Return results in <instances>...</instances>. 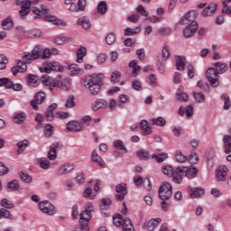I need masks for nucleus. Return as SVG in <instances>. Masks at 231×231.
Here are the masks:
<instances>
[{"mask_svg": "<svg viewBox=\"0 0 231 231\" xmlns=\"http://www.w3.org/2000/svg\"><path fill=\"white\" fill-rule=\"evenodd\" d=\"M30 142L28 140H23L20 141L19 143H17V152L18 154H21V152H23V151H24V149H26V147H28Z\"/></svg>", "mask_w": 231, "mask_h": 231, "instance_id": "nucleus-50", "label": "nucleus"}, {"mask_svg": "<svg viewBox=\"0 0 231 231\" xmlns=\"http://www.w3.org/2000/svg\"><path fill=\"white\" fill-rule=\"evenodd\" d=\"M162 223V218H153L147 223V230L154 231L155 228Z\"/></svg>", "mask_w": 231, "mask_h": 231, "instance_id": "nucleus-36", "label": "nucleus"}, {"mask_svg": "<svg viewBox=\"0 0 231 231\" xmlns=\"http://www.w3.org/2000/svg\"><path fill=\"white\" fill-rule=\"evenodd\" d=\"M41 0H29L25 4L21 6V10L19 11V14L21 17H24L32 12V5H39Z\"/></svg>", "mask_w": 231, "mask_h": 231, "instance_id": "nucleus-9", "label": "nucleus"}, {"mask_svg": "<svg viewBox=\"0 0 231 231\" xmlns=\"http://www.w3.org/2000/svg\"><path fill=\"white\" fill-rule=\"evenodd\" d=\"M206 75L208 80L210 82L213 88H217L219 86V76L217 75V72H216V69H208Z\"/></svg>", "mask_w": 231, "mask_h": 231, "instance_id": "nucleus-6", "label": "nucleus"}, {"mask_svg": "<svg viewBox=\"0 0 231 231\" xmlns=\"http://www.w3.org/2000/svg\"><path fill=\"white\" fill-rule=\"evenodd\" d=\"M137 155L139 160H149V152L147 150H141L139 152H137Z\"/></svg>", "mask_w": 231, "mask_h": 231, "instance_id": "nucleus-61", "label": "nucleus"}, {"mask_svg": "<svg viewBox=\"0 0 231 231\" xmlns=\"http://www.w3.org/2000/svg\"><path fill=\"white\" fill-rule=\"evenodd\" d=\"M55 88H61V89H65V90L69 89V79L63 78V79L55 80Z\"/></svg>", "mask_w": 231, "mask_h": 231, "instance_id": "nucleus-24", "label": "nucleus"}, {"mask_svg": "<svg viewBox=\"0 0 231 231\" xmlns=\"http://www.w3.org/2000/svg\"><path fill=\"white\" fill-rule=\"evenodd\" d=\"M20 187L19 180H11L7 183V188L12 191L19 190Z\"/></svg>", "mask_w": 231, "mask_h": 231, "instance_id": "nucleus-48", "label": "nucleus"}, {"mask_svg": "<svg viewBox=\"0 0 231 231\" xmlns=\"http://www.w3.org/2000/svg\"><path fill=\"white\" fill-rule=\"evenodd\" d=\"M41 57V53L39 52V49H34L32 51V53L25 51L22 54V59L27 64H31L33 60H37Z\"/></svg>", "mask_w": 231, "mask_h": 231, "instance_id": "nucleus-8", "label": "nucleus"}, {"mask_svg": "<svg viewBox=\"0 0 231 231\" xmlns=\"http://www.w3.org/2000/svg\"><path fill=\"white\" fill-rule=\"evenodd\" d=\"M77 0H65V5L70 12H84L86 10V0H79L78 5L75 3Z\"/></svg>", "mask_w": 231, "mask_h": 231, "instance_id": "nucleus-5", "label": "nucleus"}, {"mask_svg": "<svg viewBox=\"0 0 231 231\" xmlns=\"http://www.w3.org/2000/svg\"><path fill=\"white\" fill-rule=\"evenodd\" d=\"M88 55V48L86 47H80L77 51V62L79 64H82L84 62V58Z\"/></svg>", "mask_w": 231, "mask_h": 231, "instance_id": "nucleus-26", "label": "nucleus"}, {"mask_svg": "<svg viewBox=\"0 0 231 231\" xmlns=\"http://www.w3.org/2000/svg\"><path fill=\"white\" fill-rule=\"evenodd\" d=\"M116 41V36L113 32L108 33L106 37V44H108V46L115 44Z\"/></svg>", "mask_w": 231, "mask_h": 231, "instance_id": "nucleus-58", "label": "nucleus"}, {"mask_svg": "<svg viewBox=\"0 0 231 231\" xmlns=\"http://www.w3.org/2000/svg\"><path fill=\"white\" fill-rule=\"evenodd\" d=\"M221 100L223 101L224 106L223 108L225 111H228L231 107V101H230V97H228L226 94H223L221 96Z\"/></svg>", "mask_w": 231, "mask_h": 231, "instance_id": "nucleus-43", "label": "nucleus"}, {"mask_svg": "<svg viewBox=\"0 0 231 231\" xmlns=\"http://www.w3.org/2000/svg\"><path fill=\"white\" fill-rule=\"evenodd\" d=\"M216 10H217V5L209 4L202 12V15L204 17H208L212 15V14H216Z\"/></svg>", "mask_w": 231, "mask_h": 231, "instance_id": "nucleus-25", "label": "nucleus"}, {"mask_svg": "<svg viewBox=\"0 0 231 231\" xmlns=\"http://www.w3.org/2000/svg\"><path fill=\"white\" fill-rule=\"evenodd\" d=\"M101 210H107V208H109V207H111V199H103L101 200Z\"/></svg>", "mask_w": 231, "mask_h": 231, "instance_id": "nucleus-60", "label": "nucleus"}, {"mask_svg": "<svg viewBox=\"0 0 231 231\" xmlns=\"http://www.w3.org/2000/svg\"><path fill=\"white\" fill-rule=\"evenodd\" d=\"M54 44L58 46H62V44H68V42H71V37L69 36H57L53 41Z\"/></svg>", "mask_w": 231, "mask_h": 231, "instance_id": "nucleus-32", "label": "nucleus"}, {"mask_svg": "<svg viewBox=\"0 0 231 231\" xmlns=\"http://www.w3.org/2000/svg\"><path fill=\"white\" fill-rule=\"evenodd\" d=\"M152 158H154L156 160L157 163H162L163 162H165V160H167V158H169V153L167 152H162V153H153L152 155Z\"/></svg>", "mask_w": 231, "mask_h": 231, "instance_id": "nucleus-41", "label": "nucleus"}, {"mask_svg": "<svg viewBox=\"0 0 231 231\" xmlns=\"http://www.w3.org/2000/svg\"><path fill=\"white\" fill-rule=\"evenodd\" d=\"M228 174V168L226 165H221L217 169V181H226Z\"/></svg>", "mask_w": 231, "mask_h": 231, "instance_id": "nucleus-14", "label": "nucleus"}, {"mask_svg": "<svg viewBox=\"0 0 231 231\" xmlns=\"http://www.w3.org/2000/svg\"><path fill=\"white\" fill-rule=\"evenodd\" d=\"M174 158L176 162H178V163H185V162L189 161V157L183 155V153L180 150L175 151Z\"/></svg>", "mask_w": 231, "mask_h": 231, "instance_id": "nucleus-38", "label": "nucleus"}, {"mask_svg": "<svg viewBox=\"0 0 231 231\" xmlns=\"http://www.w3.org/2000/svg\"><path fill=\"white\" fill-rule=\"evenodd\" d=\"M75 106H77L75 103V96L69 95L65 102V107H67V109H73Z\"/></svg>", "mask_w": 231, "mask_h": 231, "instance_id": "nucleus-42", "label": "nucleus"}, {"mask_svg": "<svg viewBox=\"0 0 231 231\" xmlns=\"http://www.w3.org/2000/svg\"><path fill=\"white\" fill-rule=\"evenodd\" d=\"M41 73H51V71H64V67L59 61H47L40 67Z\"/></svg>", "mask_w": 231, "mask_h": 231, "instance_id": "nucleus-2", "label": "nucleus"}, {"mask_svg": "<svg viewBox=\"0 0 231 231\" xmlns=\"http://www.w3.org/2000/svg\"><path fill=\"white\" fill-rule=\"evenodd\" d=\"M2 26L4 30H12V28H14V21H12L10 18H5L2 22Z\"/></svg>", "mask_w": 231, "mask_h": 231, "instance_id": "nucleus-53", "label": "nucleus"}, {"mask_svg": "<svg viewBox=\"0 0 231 231\" xmlns=\"http://www.w3.org/2000/svg\"><path fill=\"white\" fill-rule=\"evenodd\" d=\"M84 129V124L79 121L73 120L67 124V131L69 133H80Z\"/></svg>", "mask_w": 231, "mask_h": 231, "instance_id": "nucleus-12", "label": "nucleus"}, {"mask_svg": "<svg viewBox=\"0 0 231 231\" xmlns=\"http://www.w3.org/2000/svg\"><path fill=\"white\" fill-rule=\"evenodd\" d=\"M91 220V213L89 211L83 210L79 214V223L83 228H88V223Z\"/></svg>", "mask_w": 231, "mask_h": 231, "instance_id": "nucleus-16", "label": "nucleus"}, {"mask_svg": "<svg viewBox=\"0 0 231 231\" xmlns=\"http://www.w3.org/2000/svg\"><path fill=\"white\" fill-rule=\"evenodd\" d=\"M147 82H148V84H150V86H152V88H156L158 86L156 84V75L151 74L148 77Z\"/></svg>", "mask_w": 231, "mask_h": 231, "instance_id": "nucleus-64", "label": "nucleus"}, {"mask_svg": "<svg viewBox=\"0 0 231 231\" xmlns=\"http://www.w3.org/2000/svg\"><path fill=\"white\" fill-rule=\"evenodd\" d=\"M77 24H79V26H82L84 30H91V22H89V18L86 16L79 18L77 21Z\"/></svg>", "mask_w": 231, "mask_h": 231, "instance_id": "nucleus-28", "label": "nucleus"}, {"mask_svg": "<svg viewBox=\"0 0 231 231\" xmlns=\"http://www.w3.org/2000/svg\"><path fill=\"white\" fill-rule=\"evenodd\" d=\"M123 231H134V226H133V222L129 218H124L123 223Z\"/></svg>", "mask_w": 231, "mask_h": 231, "instance_id": "nucleus-39", "label": "nucleus"}, {"mask_svg": "<svg viewBox=\"0 0 231 231\" xmlns=\"http://www.w3.org/2000/svg\"><path fill=\"white\" fill-rule=\"evenodd\" d=\"M104 74H92L87 78L85 88L89 90L91 95H98L102 86H104Z\"/></svg>", "mask_w": 231, "mask_h": 231, "instance_id": "nucleus-1", "label": "nucleus"}, {"mask_svg": "<svg viewBox=\"0 0 231 231\" xmlns=\"http://www.w3.org/2000/svg\"><path fill=\"white\" fill-rule=\"evenodd\" d=\"M32 14H34V18L39 19L42 17V15H46L48 14V7L46 5H41L40 7H32Z\"/></svg>", "mask_w": 231, "mask_h": 231, "instance_id": "nucleus-19", "label": "nucleus"}, {"mask_svg": "<svg viewBox=\"0 0 231 231\" xmlns=\"http://www.w3.org/2000/svg\"><path fill=\"white\" fill-rule=\"evenodd\" d=\"M188 161L191 165H196V163L199 162V156L198 155L197 152H191L188 157Z\"/></svg>", "mask_w": 231, "mask_h": 231, "instance_id": "nucleus-47", "label": "nucleus"}, {"mask_svg": "<svg viewBox=\"0 0 231 231\" xmlns=\"http://www.w3.org/2000/svg\"><path fill=\"white\" fill-rule=\"evenodd\" d=\"M196 19H198V12L196 10H191L188 12L180 20V23L189 24V23H196Z\"/></svg>", "mask_w": 231, "mask_h": 231, "instance_id": "nucleus-11", "label": "nucleus"}, {"mask_svg": "<svg viewBox=\"0 0 231 231\" xmlns=\"http://www.w3.org/2000/svg\"><path fill=\"white\" fill-rule=\"evenodd\" d=\"M28 64L24 60H18L17 66L12 68V73L13 75H17V73H24L28 69Z\"/></svg>", "mask_w": 231, "mask_h": 231, "instance_id": "nucleus-15", "label": "nucleus"}, {"mask_svg": "<svg viewBox=\"0 0 231 231\" xmlns=\"http://www.w3.org/2000/svg\"><path fill=\"white\" fill-rule=\"evenodd\" d=\"M180 116H186L188 118L192 117V115H194V106H192V105H189L188 106H186V108L184 107H180L178 111Z\"/></svg>", "mask_w": 231, "mask_h": 231, "instance_id": "nucleus-21", "label": "nucleus"}, {"mask_svg": "<svg viewBox=\"0 0 231 231\" xmlns=\"http://www.w3.org/2000/svg\"><path fill=\"white\" fill-rule=\"evenodd\" d=\"M42 84H43V86H45V88H48L50 89V91H53L54 88H55V81L51 80V78H50V76L48 75H43L42 77Z\"/></svg>", "mask_w": 231, "mask_h": 231, "instance_id": "nucleus-22", "label": "nucleus"}, {"mask_svg": "<svg viewBox=\"0 0 231 231\" xmlns=\"http://www.w3.org/2000/svg\"><path fill=\"white\" fill-rule=\"evenodd\" d=\"M198 32V23L192 22L187 25V27L183 30V36L186 39H190V37H194L196 32Z\"/></svg>", "mask_w": 231, "mask_h": 231, "instance_id": "nucleus-10", "label": "nucleus"}, {"mask_svg": "<svg viewBox=\"0 0 231 231\" xmlns=\"http://www.w3.org/2000/svg\"><path fill=\"white\" fill-rule=\"evenodd\" d=\"M4 86L5 88H12V80L8 78H1L0 79V88Z\"/></svg>", "mask_w": 231, "mask_h": 231, "instance_id": "nucleus-63", "label": "nucleus"}, {"mask_svg": "<svg viewBox=\"0 0 231 231\" xmlns=\"http://www.w3.org/2000/svg\"><path fill=\"white\" fill-rule=\"evenodd\" d=\"M215 68L219 75H223L228 70V66L226 63L217 62L215 63Z\"/></svg>", "mask_w": 231, "mask_h": 231, "instance_id": "nucleus-40", "label": "nucleus"}, {"mask_svg": "<svg viewBox=\"0 0 231 231\" xmlns=\"http://www.w3.org/2000/svg\"><path fill=\"white\" fill-rule=\"evenodd\" d=\"M172 196V185L169 182H163L159 189V197L162 201H167L171 199Z\"/></svg>", "mask_w": 231, "mask_h": 231, "instance_id": "nucleus-4", "label": "nucleus"}, {"mask_svg": "<svg viewBox=\"0 0 231 231\" xmlns=\"http://www.w3.org/2000/svg\"><path fill=\"white\" fill-rule=\"evenodd\" d=\"M6 64H8V59L4 54H0V71L6 69Z\"/></svg>", "mask_w": 231, "mask_h": 231, "instance_id": "nucleus-57", "label": "nucleus"}, {"mask_svg": "<svg viewBox=\"0 0 231 231\" xmlns=\"http://www.w3.org/2000/svg\"><path fill=\"white\" fill-rule=\"evenodd\" d=\"M38 162H39V165H40L41 169L48 171V169H50V167H51V163L50 162V161H48L44 158L39 159Z\"/></svg>", "mask_w": 231, "mask_h": 231, "instance_id": "nucleus-52", "label": "nucleus"}, {"mask_svg": "<svg viewBox=\"0 0 231 231\" xmlns=\"http://www.w3.org/2000/svg\"><path fill=\"white\" fill-rule=\"evenodd\" d=\"M116 192L118 194H127V184L120 183L116 186Z\"/></svg>", "mask_w": 231, "mask_h": 231, "instance_id": "nucleus-54", "label": "nucleus"}, {"mask_svg": "<svg viewBox=\"0 0 231 231\" xmlns=\"http://www.w3.org/2000/svg\"><path fill=\"white\" fill-rule=\"evenodd\" d=\"M193 97L199 104H201V102H205V95L201 92H195L193 93Z\"/></svg>", "mask_w": 231, "mask_h": 231, "instance_id": "nucleus-62", "label": "nucleus"}, {"mask_svg": "<svg viewBox=\"0 0 231 231\" xmlns=\"http://www.w3.org/2000/svg\"><path fill=\"white\" fill-rule=\"evenodd\" d=\"M107 106L108 103L106 99H97L92 104L91 109L92 111H98V109H105Z\"/></svg>", "mask_w": 231, "mask_h": 231, "instance_id": "nucleus-23", "label": "nucleus"}, {"mask_svg": "<svg viewBox=\"0 0 231 231\" xmlns=\"http://www.w3.org/2000/svg\"><path fill=\"white\" fill-rule=\"evenodd\" d=\"M39 208L43 214H47V216L55 215V207L48 200L40 202Z\"/></svg>", "mask_w": 231, "mask_h": 231, "instance_id": "nucleus-7", "label": "nucleus"}, {"mask_svg": "<svg viewBox=\"0 0 231 231\" xmlns=\"http://www.w3.org/2000/svg\"><path fill=\"white\" fill-rule=\"evenodd\" d=\"M205 194V189L203 188H190L189 189V196L190 198L197 199L201 198Z\"/></svg>", "mask_w": 231, "mask_h": 231, "instance_id": "nucleus-27", "label": "nucleus"}, {"mask_svg": "<svg viewBox=\"0 0 231 231\" xmlns=\"http://www.w3.org/2000/svg\"><path fill=\"white\" fill-rule=\"evenodd\" d=\"M57 147H59V143H52L50 146V152H48V158L49 160H51V162H55V160H57V151L55 149H57Z\"/></svg>", "mask_w": 231, "mask_h": 231, "instance_id": "nucleus-34", "label": "nucleus"}, {"mask_svg": "<svg viewBox=\"0 0 231 231\" xmlns=\"http://www.w3.org/2000/svg\"><path fill=\"white\" fill-rule=\"evenodd\" d=\"M69 70L71 77H77L78 75H82V73H84V69L81 68H79V65H77V64L69 65Z\"/></svg>", "mask_w": 231, "mask_h": 231, "instance_id": "nucleus-29", "label": "nucleus"}, {"mask_svg": "<svg viewBox=\"0 0 231 231\" xmlns=\"http://www.w3.org/2000/svg\"><path fill=\"white\" fill-rule=\"evenodd\" d=\"M74 169L75 165H73V163H65L58 169L57 174L58 176H64L66 174H69V172H71V171Z\"/></svg>", "mask_w": 231, "mask_h": 231, "instance_id": "nucleus-17", "label": "nucleus"}, {"mask_svg": "<svg viewBox=\"0 0 231 231\" xmlns=\"http://www.w3.org/2000/svg\"><path fill=\"white\" fill-rule=\"evenodd\" d=\"M97 12L101 15H106V12H107V5H106V2H100L98 4Z\"/></svg>", "mask_w": 231, "mask_h": 231, "instance_id": "nucleus-56", "label": "nucleus"}, {"mask_svg": "<svg viewBox=\"0 0 231 231\" xmlns=\"http://www.w3.org/2000/svg\"><path fill=\"white\" fill-rule=\"evenodd\" d=\"M140 32H142L140 27H135L134 29L127 27L126 29H125V37H129L131 35H136V34L140 33Z\"/></svg>", "mask_w": 231, "mask_h": 231, "instance_id": "nucleus-44", "label": "nucleus"}, {"mask_svg": "<svg viewBox=\"0 0 231 231\" xmlns=\"http://www.w3.org/2000/svg\"><path fill=\"white\" fill-rule=\"evenodd\" d=\"M175 66L178 71H185V66H187V59L183 56H176Z\"/></svg>", "mask_w": 231, "mask_h": 231, "instance_id": "nucleus-18", "label": "nucleus"}, {"mask_svg": "<svg viewBox=\"0 0 231 231\" xmlns=\"http://www.w3.org/2000/svg\"><path fill=\"white\" fill-rule=\"evenodd\" d=\"M91 160H92V162H95L96 163H98V165L100 167H104L106 165V162H104L102 157H100V155H98V152H97V150H94L92 152Z\"/></svg>", "mask_w": 231, "mask_h": 231, "instance_id": "nucleus-35", "label": "nucleus"}, {"mask_svg": "<svg viewBox=\"0 0 231 231\" xmlns=\"http://www.w3.org/2000/svg\"><path fill=\"white\" fill-rule=\"evenodd\" d=\"M140 127L143 131V136H148L149 134H152V128L151 127V125H149V122L147 120L143 119L140 122Z\"/></svg>", "mask_w": 231, "mask_h": 231, "instance_id": "nucleus-20", "label": "nucleus"}, {"mask_svg": "<svg viewBox=\"0 0 231 231\" xmlns=\"http://www.w3.org/2000/svg\"><path fill=\"white\" fill-rule=\"evenodd\" d=\"M44 134L47 138L51 137L53 134V125L51 124H46L44 126Z\"/></svg>", "mask_w": 231, "mask_h": 231, "instance_id": "nucleus-55", "label": "nucleus"}, {"mask_svg": "<svg viewBox=\"0 0 231 231\" xmlns=\"http://www.w3.org/2000/svg\"><path fill=\"white\" fill-rule=\"evenodd\" d=\"M45 98H46V93H44L42 91H39L35 95V101L32 100L30 102V104H31L32 107L33 109H35V111H37V109H39V106H37V105L42 104V102H44Z\"/></svg>", "mask_w": 231, "mask_h": 231, "instance_id": "nucleus-13", "label": "nucleus"}, {"mask_svg": "<svg viewBox=\"0 0 231 231\" xmlns=\"http://www.w3.org/2000/svg\"><path fill=\"white\" fill-rule=\"evenodd\" d=\"M113 145L116 149H119L127 153V148L124 145V141L116 139L114 141Z\"/></svg>", "mask_w": 231, "mask_h": 231, "instance_id": "nucleus-46", "label": "nucleus"}, {"mask_svg": "<svg viewBox=\"0 0 231 231\" xmlns=\"http://www.w3.org/2000/svg\"><path fill=\"white\" fill-rule=\"evenodd\" d=\"M129 102V96L122 94L117 98V106L118 107H122L125 104H127Z\"/></svg>", "mask_w": 231, "mask_h": 231, "instance_id": "nucleus-49", "label": "nucleus"}, {"mask_svg": "<svg viewBox=\"0 0 231 231\" xmlns=\"http://www.w3.org/2000/svg\"><path fill=\"white\" fill-rule=\"evenodd\" d=\"M57 107H59V105H57V103H53L51 104V106H49V107L47 108V111H46V118L48 120V122H51L53 121V111L54 109H57Z\"/></svg>", "mask_w": 231, "mask_h": 231, "instance_id": "nucleus-33", "label": "nucleus"}, {"mask_svg": "<svg viewBox=\"0 0 231 231\" xmlns=\"http://www.w3.org/2000/svg\"><path fill=\"white\" fill-rule=\"evenodd\" d=\"M175 171L176 170H174V168L171 165H166V166L162 167V172L166 176H172V178H173Z\"/></svg>", "mask_w": 231, "mask_h": 231, "instance_id": "nucleus-51", "label": "nucleus"}, {"mask_svg": "<svg viewBox=\"0 0 231 231\" xmlns=\"http://www.w3.org/2000/svg\"><path fill=\"white\" fill-rule=\"evenodd\" d=\"M150 124H152V125H157L158 127H163V125H167V120L162 116H159L157 118L151 119Z\"/></svg>", "mask_w": 231, "mask_h": 231, "instance_id": "nucleus-37", "label": "nucleus"}, {"mask_svg": "<svg viewBox=\"0 0 231 231\" xmlns=\"http://www.w3.org/2000/svg\"><path fill=\"white\" fill-rule=\"evenodd\" d=\"M26 114L24 112L14 113L13 122L17 125L23 124L26 120Z\"/></svg>", "mask_w": 231, "mask_h": 231, "instance_id": "nucleus-30", "label": "nucleus"}, {"mask_svg": "<svg viewBox=\"0 0 231 231\" xmlns=\"http://www.w3.org/2000/svg\"><path fill=\"white\" fill-rule=\"evenodd\" d=\"M20 178L22 180H23L24 183H32V176H30L28 172L21 171Z\"/></svg>", "mask_w": 231, "mask_h": 231, "instance_id": "nucleus-59", "label": "nucleus"}, {"mask_svg": "<svg viewBox=\"0 0 231 231\" xmlns=\"http://www.w3.org/2000/svg\"><path fill=\"white\" fill-rule=\"evenodd\" d=\"M189 176V167L187 166H179L175 169V172L172 177L173 183L178 185L183 183V178Z\"/></svg>", "mask_w": 231, "mask_h": 231, "instance_id": "nucleus-3", "label": "nucleus"}, {"mask_svg": "<svg viewBox=\"0 0 231 231\" xmlns=\"http://www.w3.org/2000/svg\"><path fill=\"white\" fill-rule=\"evenodd\" d=\"M223 142L225 143L226 147V154H228V152H231V135H225L223 137Z\"/></svg>", "mask_w": 231, "mask_h": 231, "instance_id": "nucleus-45", "label": "nucleus"}, {"mask_svg": "<svg viewBox=\"0 0 231 231\" xmlns=\"http://www.w3.org/2000/svg\"><path fill=\"white\" fill-rule=\"evenodd\" d=\"M26 81L31 88H37V86H39V77L36 75L29 74L26 78Z\"/></svg>", "mask_w": 231, "mask_h": 231, "instance_id": "nucleus-31", "label": "nucleus"}]
</instances>
